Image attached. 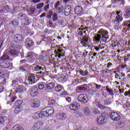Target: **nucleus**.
Returning <instances> with one entry per match:
<instances>
[{"instance_id": "obj_4", "label": "nucleus", "mask_w": 130, "mask_h": 130, "mask_svg": "<svg viewBox=\"0 0 130 130\" xmlns=\"http://www.w3.org/2000/svg\"><path fill=\"white\" fill-rule=\"evenodd\" d=\"M107 114L102 113L100 116L98 117L96 121L99 124H105L107 121Z\"/></svg>"}, {"instance_id": "obj_53", "label": "nucleus", "mask_w": 130, "mask_h": 130, "mask_svg": "<svg viewBox=\"0 0 130 130\" xmlns=\"http://www.w3.org/2000/svg\"><path fill=\"white\" fill-rule=\"evenodd\" d=\"M78 32L79 35H80V36H82L83 35V30L81 29V28H78Z\"/></svg>"}, {"instance_id": "obj_23", "label": "nucleus", "mask_w": 130, "mask_h": 130, "mask_svg": "<svg viewBox=\"0 0 130 130\" xmlns=\"http://www.w3.org/2000/svg\"><path fill=\"white\" fill-rule=\"evenodd\" d=\"M55 87V83H54V82H50V83H47L46 85V87L48 90H52V89H53Z\"/></svg>"}, {"instance_id": "obj_59", "label": "nucleus", "mask_w": 130, "mask_h": 130, "mask_svg": "<svg viewBox=\"0 0 130 130\" xmlns=\"http://www.w3.org/2000/svg\"><path fill=\"white\" fill-rule=\"evenodd\" d=\"M87 55H88V51L84 52L82 53V56H83V57H86Z\"/></svg>"}, {"instance_id": "obj_20", "label": "nucleus", "mask_w": 130, "mask_h": 130, "mask_svg": "<svg viewBox=\"0 0 130 130\" xmlns=\"http://www.w3.org/2000/svg\"><path fill=\"white\" fill-rule=\"evenodd\" d=\"M38 88L37 87H34L30 91V96L31 97H35L38 95Z\"/></svg>"}, {"instance_id": "obj_42", "label": "nucleus", "mask_w": 130, "mask_h": 130, "mask_svg": "<svg viewBox=\"0 0 130 130\" xmlns=\"http://www.w3.org/2000/svg\"><path fill=\"white\" fill-rule=\"evenodd\" d=\"M54 8H55V10H56L57 9H58L59 8H60V1H57L55 5H54Z\"/></svg>"}, {"instance_id": "obj_22", "label": "nucleus", "mask_w": 130, "mask_h": 130, "mask_svg": "<svg viewBox=\"0 0 130 130\" xmlns=\"http://www.w3.org/2000/svg\"><path fill=\"white\" fill-rule=\"evenodd\" d=\"M8 54H10V55L13 56L14 57H16V56H18V55L19 54V52L15 50L12 49L9 51Z\"/></svg>"}, {"instance_id": "obj_18", "label": "nucleus", "mask_w": 130, "mask_h": 130, "mask_svg": "<svg viewBox=\"0 0 130 130\" xmlns=\"http://www.w3.org/2000/svg\"><path fill=\"white\" fill-rule=\"evenodd\" d=\"M123 27V29L124 30L125 32H126L127 30H130V21L129 20H127L124 21L122 23Z\"/></svg>"}, {"instance_id": "obj_58", "label": "nucleus", "mask_w": 130, "mask_h": 130, "mask_svg": "<svg viewBox=\"0 0 130 130\" xmlns=\"http://www.w3.org/2000/svg\"><path fill=\"white\" fill-rule=\"evenodd\" d=\"M66 101H67L69 103H71V102H72V98L71 97H67Z\"/></svg>"}, {"instance_id": "obj_14", "label": "nucleus", "mask_w": 130, "mask_h": 130, "mask_svg": "<svg viewBox=\"0 0 130 130\" xmlns=\"http://www.w3.org/2000/svg\"><path fill=\"white\" fill-rule=\"evenodd\" d=\"M20 19L21 20L22 25H23L24 26H27V25H29V20L26 18V15L21 14Z\"/></svg>"}, {"instance_id": "obj_13", "label": "nucleus", "mask_w": 130, "mask_h": 130, "mask_svg": "<svg viewBox=\"0 0 130 130\" xmlns=\"http://www.w3.org/2000/svg\"><path fill=\"white\" fill-rule=\"evenodd\" d=\"M44 124L42 121H39L34 124L32 128L34 130H38L42 127V126Z\"/></svg>"}, {"instance_id": "obj_3", "label": "nucleus", "mask_w": 130, "mask_h": 130, "mask_svg": "<svg viewBox=\"0 0 130 130\" xmlns=\"http://www.w3.org/2000/svg\"><path fill=\"white\" fill-rule=\"evenodd\" d=\"M53 113H54V109H53V108L47 107L42 110L41 114L44 117H47L48 116H51Z\"/></svg>"}, {"instance_id": "obj_44", "label": "nucleus", "mask_w": 130, "mask_h": 130, "mask_svg": "<svg viewBox=\"0 0 130 130\" xmlns=\"http://www.w3.org/2000/svg\"><path fill=\"white\" fill-rule=\"evenodd\" d=\"M67 118V114L65 113H62L59 116V119H66Z\"/></svg>"}, {"instance_id": "obj_32", "label": "nucleus", "mask_w": 130, "mask_h": 130, "mask_svg": "<svg viewBox=\"0 0 130 130\" xmlns=\"http://www.w3.org/2000/svg\"><path fill=\"white\" fill-rule=\"evenodd\" d=\"M85 5L87 6V7H92L93 5V0H87L85 2Z\"/></svg>"}, {"instance_id": "obj_41", "label": "nucleus", "mask_w": 130, "mask_h": 130, "mask_svg": "<svg viewBox=\"0 0 130 130\" xmlns=\"http://www.w3.org/2000/svg\"><path fill=\"white\" fill-rule=\"evenodd\" d=\"M23 104V101L20 100H18L15 103V106H19L20 107V105H22V104Z\"/></svg>"}, {"instance_id": "obj_51", "label": "nucleus", "mask_w": 130, "mask_h": 130, "mask_svg": "<svg viewBox=\"0 0 130 130\" xmlns=\"http://www.w3.org/2000/svg\"><path fill=\"white\" fill-rule=\"evenodd\" d=\"M94 87H95L96 90H99L101 88V85H99L96 83H94Z\"/></svg>"}, {"instance_id": "obj_28", "label": "nucleus", "mask_w": 130, "mask_h": 130, "mask_svg": "<svg viewBox=\"0 0 130 130\" xmlns=\"http://www.w3.org/2000/svg\"><path fill=\"white\" fill-rule=\"evenodd\" d=\"M11 130H24V128L19 125H15L12 128Z\"/></svg>"}, {"instance_id": "obj_1", "label": "nucleus", "mask_w": 130, "mask_h": 130, "mask_svg": "<svg viewBox=\"0 0 130 130\" xmlns=\"http://www.w3.org/2000/svg\"><path fill=\"white\" fill-rule=\"evenodd\" d=\"M98 33L99 34L95 35L94 38L96 42H99L101 39L103 42H106L107 39L109 38V37L108 36V32L106 30L101 29L98 31Z\"/></svg>"}, {"instance_id": "obj_6", "label": "nucleus", "mask_w": 130, "mask_h": 130, "mask_svg": "<svg viewBox=\"0 0 130 130\" xmlns=\"http://www.w3.org/2000/svg\"><path fill=\"white\" fill-rule=\"evenodd\" d=\"M79 102L82 103V104H87L89 102V98L88 95L86 94H81L78 97Z\"/></svg>"}, {"instance_id": "obj_11", "label": "nucleus", "mask_w": 130, "mask_h": 130, "mask_svg": "<svg viewBox=\"0 0 130 130\" xmlns=\"http://www.w3.org/2000/svg\"><path fill=\"white\" fill-rule=\"evenodd\" d=\"M11 67V63L7 60H0V69H9Z\"/></svg>"}, {"instance_id": "obj_8", "label": "nucleus", "mask_w": 130, "mask_h": 130, "mask_svg": "<svg viewBox=\"0 0 130 130\" xmlns=\"http://www.w3.org/2000/svg\"><path fill=\"white\" fill-rule=\"evenodd\" d=\"M80 43L82 45L83 47H87L89 45V37L86 36H82L80 38Z\"/></svg>"}, {"instance_id": "obj_64", "label": "nucleus", "mask_w": 130, "mask_h": 130, "mask_svg": "<svg viewBox=\"0 0 130 130\" xmlns=\"http://www.w3.org/2000/svg\"><path fill=\"white\" fill-rule=\"evenodd\" d=\"M105 105H109L110 104V102H109V100H106L105 102Z\"/></svg>"}, {"instance_id": "obj_45", "label": "nucleus", "mask_w": 130, "mask_h": 130, "mask_svg": "<svg viewBox=\"0 0 130 130\" xmlns=\"http://www.w3.org/2000/svg\"><path fill=\"white\" fill-rule=\"evenodd\" d=\"M12 25L13 26V27H17L19 23H18V21L17 20H13L11 22Z\"/></svg>"}, {"instance_id": "obj_24", "label": "nucleus", "mask_w": 130, "mask_h": 130, "mask_svg": "<svg viewBox=\"0 0 130 130\" xmlns=\"http://www.w3.org/2000/svg\"><path fill=\"white\" fill-rule=\"evenodd\" d=\"M91 88L89 90V93H92L94 94V93H96L97 92V89H96V87L95 86V83H92L90 85Z\"/></svg>"}, {"instance_id": "obj_17", "label": "nucleus", "mask_w": 130, "mask_h": 130, "mask_svg": "<svg viewBox=\"0 0 130 130\" xmlns=\"http://www.w3.org/2000/svg\"><path fill=\"white\" fill-rule=\"evenodd\" d=\"M72 12V7L71 5L67 6L64 10V14L65 16H70L71 12Z\"/></svg>"}, {"instance_id": "obj_31", "label": "nucleus", "mask_w": 130, "mask_h": 130, "mask_svg": "<svg viewBox=\"0 0 130 130\" xmlns=\"http://www.w3.org/2000/svg\"><path fill=\"white\" fill-rule=\"evenodd\" d=\"M42 113V110L40 112H37L35 113V117L36 118H39V117H44V116H43L41 113Z\"/></svg>"}, {"instance_id": "obj_29", "label": "nucleus", "mask_w": 130, "mask_h": 130, "mask_svg": "<svg viewBox=\"0 0 130 130\" xmlns=\"http://www.w3.org/2000/svg\"><path fill=\"white\" fill-rule=\"evenodd\" d=\"M38 87L40 90H43L45 87V83L44 82H40L38 84Z\"/></svg>"}, {"instance_id": "obj_39", "label": "nucleus", "mask_w": 130, "mask_h": 130, "mask_svg": "<svg viewBox=\"0 0 130 130\" xmlns=\"http://www.w3.org/2000/svg\"><path fill=\"white\" fill-rule=\"evenodd\" d=\"M56 10L58 14H60V13H62V11H63V6H60L58 8H57Z\"/></svg>"}, {"instance_id": "obj_36", "label": "nucleus", "mask_w": 130, "mask_h": 130, "mask_svg": "<svg viewBox=\"0 0 130 130\" xmlns=\"http://www.w3.org/2000/svg\"><path fill=\"white\" fill-rule=\"evenodd\" d=\"M26 67H29V64H26L25 66L19 67V70L21 72H26L27 71V68Z\"/></svg>"}, {"instance_id": "obj_2", "label": "nucleus", "mask_w": 130, "mask_h": 130, "mask_svg": "<svg viewBox=\"0 0 130 130\" xmlns=\"http://www.w3.org/2000/svg\"><path fill=\"white\" fill-rule=\"evenodd\" d=\"M23 40L22 34H17L14 37V42L11 44V46L13 48H20L22 47L21 42Z\"/></svg>"}, {"instance_id": "obj_37", "label": "nucleus", "mask_w": 130, "mask_h": 130, "mask_svg": "<svg viewBox=\"0 0 130 130\" xmlns=\"http://www.w3.org/2000/svg\"><path fill=\"white\" fill-rule=\"evenodd\" d=\"M21 110H22V108L20 106H17L15 108L14 112L15 113H19V112H21Z\"/></svg>"}, {"instance_id": "obj_7", "label": "nucleus", "mask_w": 130, "mask_h": 130, "mask_svg": "<svg viewBox=\"0 0 130 130\" xmlns=\"http://www.w3.org/2000/svg\"><path fill=\"white\" fill-rule=\"evenodd\" d=\"M25 42L26 48L29 50H33V47L34 46V42L33 40L29 38H27L25 39Z\"/></svg>"}, {"instance_id": "obj_34", "label": "nucleus", "mask_w": 130, "mask_h": 130, "mask_svg": "<svg viewBox=\"0 0 130 130\" xmlns=\"http://www.w3.org/2000/svg\"><path fill=\"white\" fill-rule=\"evenodd\" d=\"M79 73L81 76H83V77H84L85 76H87L88 74H89V72H88L87 70H85L83 71V70H80L79 71Z\"/></svg>"}, {"instance_id": "obj_26", "label": "nucleus", "mask_w": 130, "mask_h": 130, "mask_svg": "<svg viewBox=\"0 0 130 130\" xmlns=\"http://www.w3.org/2000/svg\"><path fill=\"white\" fill-rule=\"evenodd\" d=\"M123 20L122 18V15H121V14H120L119 15H117L116 16V18L115 19V21L116 22H117L118 23H120Z\"/></svg>"}, {"instance_id": "obj_27", "label": "nucleus", "mask_w": 130, "mask_h": 130, "mask_svg": "<svg viewBox=\"0 0 130 130\" xmlns=\"http://www.w3.org/2000/svg\"><path fill=\"white\" fill-rule=\"evenodd\" d=\"M55 92H60L61 90H62V86L60 84H57L55 87Z\"/></svg>"}, {"instance_id": "obj_56", "label": "nucleus", "mask_w": 130, "mask_h": 130, "mask_svg": "<svg viewBox=\"0 0 130 130\" xmlns=\"http://www.w3.org/2000/svg\"><path fill=\"white\" fill-rule=\"evenodd\" d=\"M57 50L58 52H56V54L60 53V52H62V51H63V49L60 48L57 49Z\"/></svg>"}, {"instance_id": "obj_50", "label": "nucleus", "mask_w": 130, "mask_h": 130, "mask_svg": "<svg viewBox=\"0 0 130 130\" xmlns=\"http://www.w3.org/2000/svg\"><path fill=\"white\" fill-rule=\"evenodd\" d=\"M120 2H123V1L121 0H112V4H118Z\"/></svg>"}, {"instance_id": "obj_38", "label": "nucleus", "mask_w": 130, "mask_h": 130, "mask_svg": "<svg viewBox=\"0 0 130 130\" xmlns=\"http://www.w3.org/2000/svg\"><path fill=\"white\" fill-rule=\"evenodd\" d=\"M84 113L86 115H89L90 110L89 109V108L86 107L84 108Z\"/></svg>"}, {"instance_id": "obj_9", "label": "nucleus", "mask_w": 130, "mask_h": 130, "mask_svg": "<svg viewBox=\"0 0 130 130\" xmlns=\"http://www.w3.org/2000/svg\"><path fill=\"white\" fill-rule=\"evenodd\" d=\"M83 7L81 6H76L74 8V13L78 17L82 16L83 15Z\"/></svg>"}, {"instance_id": "obj_35", "label": "nucleus", "mask_w": 130, "mask_h": 130, "mask_svg": "<svg viewBox=\"0 0 130 130\" xmlns=\"http://www.w3.org/2000/svg\"><path fill=\"white\" fill-rule=\"evenodd\" d=\"M125 14H124V16H125V18H129L130 9L128 8V9H126V10L125 11Z\"/></svg>"}, {"instance_id": "obj_63", "label": "nucleus", "mask_w": 130, "mask_h": 130, "mask_svg": "<svg viewBox=\"0 0 130 130\" xmlns=\"http://www.w3.org/2000/svg\"><path fill=\"white\" fill-rule=\"evenodd\" d=\"M43 58H44V57L41 54L40 56L39 57V60H43Z\"/></svg>"}, {"instance_id": "obj_30", "label": "nucleus", "mask_w": 130, "mask_h": 130, "mask_svg": "<svg viewBox=\"0 0 130 130\" xmlns=\"http://www.w3.org/2000/svg\"><path fill=\"white\" fill-rule=\"evenodd\" d=\"M49 104L54 108L56 106V102L54 100H51L49 101Z\"/></svg>"}, {"instance_id": "obj_54", "label": "nucleus", "mask_w": 130, "mask_h": 130, "mask_svg": "<svg viewBox=\"0 0 130 130\" xmlns=\"http://www.w3.org/2000/svg\"><path fill=\"white\" fill-rule=\"evenodd\" d=\"M3 9L4 11H7V12L10 11V6L9 5H6V7H5Z\"/></svg>"}, {"instance_id": "obj_15", "label": "nucleus", "mask_w": 130, "mask_h": 130, "mask_svg": "<svg viewBox=\"0 0 130 130\" xmlns=\"http://www.w3.org/2000/svg\"><path fill=\"white\" fill-rule=\"evenodd\" d=\"M25 91H26V87L23 85L18 86L15 90L16 93H18V94H23Z\"/></svg>"}, {"instance_id": "obj_33", "label": "nucleus", "mask_w": 130, "mask_h": 130, "mask_svg": "<svg viewBox=\"0 0 130 130\" xmlns=\"http://www.w3.org/2000/svg\"><path fill=\"white\" fill-rule=\"evenodd\" d=\"M53 22H55L58 20V16H57V13H53L52 16Z\"/></svg>"}, {"instance_id": "obj_21", "label": "nucleus", "mask_w": 130, "mask_h": 130, "mask_svg": "<svg viewBox=\"0 0 130 130\" xmlns=\"http://www.w3.org/2000/svg\"><path fill=\"white\" fill-rule=\"evenodd\" d=\"M80 105L78 104V103H74L73 104H71L70 106V109H71V110H78L80 108Z\"/></svg>"}, {"instance_id": "obj_62", "label": "nucleus", "mask_w": 130, "mask_h": 130, "mask_svg": "<svg viewBox=\"0 0 130 130\" xmlns=\"http://www.w3.org/2000/svg\"><path fill=\"white\" fill-rule=\"evenodd\" d=\"M31 2L34 4H37V3H40V0H32L31 1Z\"/></svg>"}, {"instance_id": "obj_16", "label": "nucleus", "mask_w": 130, "mask_h": 130, "mask_svg": "<svg viewBox=\"0 0 130 130\" xmlns=\"http://www.w3.org/2000/svg\"><path fill=\"white\" fill-rule=\"evenodd\" d=\"M31 105L34 108H37L40 106V100L38 99H34L31 101Z\"/></svg>"}, {"instance_id": "obj_47", "label": "nucleus", "mask_w": 130, "mask_h": 130, "mask_svg": "<svg viewBox=\"0 0 130 130\" xmlns=\"http://www.w3.org/2000/svg\"><path fill=\"white\" fill-rule=\"evenodd\" d=\"M37 75L38 76H40V77H44V75H45V73L42 71H40L39 72L37 73Z\"/></svg>"}, {"instance_id": "obj_25", "label": "nucleus", "mask_w": 130, "mask_h": 130, "mask_svg": "<svg viewBox=\"0 0 130 130\" xmlns=\"http://www.w3.org/2000/svg\"><path fill=\"white\" fill-rule=\"evenodd\" d=\"M35 72H39V71H44V68L40 65H37L33 67Z\"/></svg>"}, {"instance_id": "obj_5", "label": "nucleus", "mask_w": 130, "mask_h": 130, "mask_svg": "<svg viewBox=\"0 0 130 130\" xmlns=\"http://www.w3.org/2000/svg\"><path fill=\"white\" fill-rule=\"evenodd\" d=\"M26 82L28 84L32 85L35 84L37 82V79H36V76L33 74H28L26 78Z\"/></svg>"}, {"instance_id": "obj_57", "label": "nucleus", "mask_w": 130, "mask_h": 130, "mask_svg": "<svg viewBox=\"0 0 130 130\" xmlns=\"http://www.w3.org/2000/svg\"><path fill=\"white\" fill-rule=\"evenodd\" d=\"M49 9V4H47L44 8V11L47 12V10Z\"/></svg>"}, {"instance_id": "obj_48", "label": "nucleus", "mask_w": 130, "mask_h": 130, "mask_svg": "<svg viewBox=\"0 0 130 130\" xmlns=\"http://www.w3.org/2000/svg\"><path fill=\"white\" fill-rule=\"evenodd\" d=\"M43 6H44V3H40L38 4L37 8V9H41L43 7Z\"/></svg>"}, {"instance_id": "obj_40", "label": "nucleus", "mask_w": 130, "mask_h": 130, "mask_svg": "<svg viewBox=\"0 0 130 130\" xmlns=\"http://www.w3.org/2000/svg\"><path fill=\"white\" fill-rule=\"evenodd\" d=\"M87 88H88V86H87V84H84L83 85H81L79 87V90H83L84 91H85V90H87Z\"/></svg>"}, {"instance_id": "obj_55", "label": "nucleus", "mask_w": 130, "mask_h": 130, "mask_svg": "<svg viewBox=\"0 0 130 130\" xmlns=\"http://www.w3.org/2000/svg\"><path fill=\"white\" fill-rule=\"evenodd\" d=\"M5 122V118L3 117H0V125L3 124Z\"/></svg>"}, {"instance_id": "obj_19", "label": "nucleus", "mask_w": 130, "mask_h": 130, "mask_svg": "<svg viewBox=\"0 0 130 130\" xmlns=\"http://www.w3.org/2000/svg\"><path fill=\"white\" fill-rule=\"evenodd\" d=\"M9 53H5L3 55V56L1 57V60H10V61H13V59L10 58V56H9Z\"/></svg>"}, {"instance_id": "obj_49", "label": "nucleus", "mask_w": 130, "mask_h": 130, "mask_svg": "<svg viewBox=\"0 0 130 130\" xmlns=\"http://www.w3.org/2000/svg\"><path fill=\"white\" fill-rule=\"evenodd\" d=\"M41 55H42L44 57L47 56V52L46 51H42Z\"/></svg>"}, {"instance_id": "obj_12", "label": "nucleus", "mask_w": 130, "mask_h": 130, "mask_svg": "<svg viewBox=\"0 0 130 130\" xmlns=\"http://www.w3.org/2000/svg\"><path fill=\"white\" fill-rule=\"evenodd\" d=\"M110 116L112 119V120H114L115 121H117L120 119V115L115 112H112L110 114Z\"/></svg>"}, {"instance_id": "obj_43", "label": "nucleus", "mask_w": 130, "mask_h": 130, "mask_svg": "<svg viewBox=\"0 0 130 130\" xmlns=\"http://www.w3.org/2000/svg\"><path fill=\"white\" fill-rule=\"evenodd\" d=\"M104 88H106V90L108 92V93H110V94H113V90L110 89L108 86L104 87Z\"/></svg>"}, {"instance_id": "obj_61", "label": "nucleus", "mask_w": 130, "mask_h": 130, "mask_svg": "<svg viewBox=\"0 0 130 130\" xmlns=\"http://www.w3.org/2000/svg\"><path fill=\"white\" fill-rule=\"evenodd\" d=\"M16 98H17V97L16 96H14V97H13L11 100H10V102L12 103L13 102H14L15 100H16Z\"/></svg>"}, {"instance_id": "obj_60", "label": "nucleus", "mask_w": 130, "mask_h": 130, "mask_svg": "<svg viewBox=\"0 0 130 130\" xmlns=\"http://www.w3.org/2000/svg\"><path fill=\"white\" fill-rule=\"evenodd\" d=\"M44 33H45V34H49L50 32H49V30L48 29V28L45 29Z\"/></svg>"}, {"instance_id": "obj_10", "label": "nucleus", "mask_w": 130, "mask_h": 130, "mask_svg": "<svg viewBox=\"0 0 130 130\" xmlns=\"http://www.w3.org/2000/svg\"><path fill=\"white\" fill-rule=\"evenodd\" d=\"M37 56H38L37 54H35V53H33V52H30L27 53L26 57H29L30 62L32 63L37 59Z\"/></svg>"}, {"instance_id": "obj_52", "label": "nucleus", "mask_w": 130, "mask_h": 130, "mask_svg": "<svg viewBox=\"0 0 130 130\" xmlns=\"http://www.w3.org/2000/svg\"><path fill=\"white\" fill-rule=\"evenodd\" d=\"M99 108H100V109H102L103 110L104 109H106V107H105L103 105H101V104L99 105Z\"/></svg>"}, {"instance_id": "obj_46", "label": "nucleus", "mask_w": 130, "mask_h": 130, "mask_svg": "<svg viewBox=\"0 0 130 130\" xmlns=\"http://www.w3.org/2000/svg\"><path fill=\"white\" fill-rule=\"evenodd\" d=\"M12 87H17L18 86V81L17 80H13L12 81Z\"/></svg>"}]
</instances>
